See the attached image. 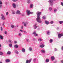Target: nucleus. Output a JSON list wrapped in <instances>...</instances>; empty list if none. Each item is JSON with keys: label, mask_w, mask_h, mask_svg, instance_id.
I'll use <instances>...</instances> for the list:
<instances>
[{"label": "nucleus", "mask_w": 63, "mask_h": 63, "mask_svg": "<svg viewBox=\"0 0 63 63\" xmlns=\"http://www.w3.org/2000/svg\"><path fill=\"white\" fill-rule=\"evenodd\" d=\"M41 14H42V13L41 12H37V16L36 19V20L38 23H41L42 22V21L41 20L40 17V15H41Z\"/></svg>", "instance_id": "1"}, {"label": "nucleus", "mask_w": 63, "mask_h": 63, "mask_svg": "<svg viewBox=\"0 0 63 63\" xmlns=\"http://www.w3.org/2000/svg\"><path fill=\"white\" fill-rule=\"evenodd\" d=\"M27 14L28 16H29L30 14H33V13L31 12H30V11L29 10H27Z\"/></svg>", "instance_id": "2"}, {"label": "nucleus", "mask_w": 63, "mask_h": 63, "mask_svg": "<svg viewBox=\"0 0 63 63\" xmlns=\"http://www.w3.org/2000/svg\"><path fill=\"white\" fill-rule=\"evenodd\" d=\"M28 23L27 22L23 21L22 22V24H24V25L25 27H26L27 24H28Z\"/></svg>", "instance_id": "3"}, {"label": "nucleus", "mask_w": 63, "mask_h": 63, "mask_svg": "<svg viewBox=\"0 0 63 63\" xmlns=\"http://www.w3.org/2000/svg\"><path fill=\"white\" fill-rule=\"evenodd\" d=\"M48 2L50 3V6H53V3L52 0H49Z\"/></svg>", "instance_id": "4"}, {"label": "nucleus", "mask_w": 63, "mask_h": 63, "mask_svg": "<svg viewBox=\"0 0 63 63\" xmlns=\"http://www.w3.org/2000/svg\"><path fill=\"white\" fill-rule=\"evenodd\" d=\"M37 25V24L36 23L33 26L34 29H36L38 27V26H36V25Z\"/></svg>", "instance_id": "5"}, {"label": "nucleus", "mask_w": 63, "mask_h": 63, "mask_svg": "<svg viewBox=\"0 0 63 63\" xmlns=\"http://www.w3.org/2000/svg\"><path fill=\"white\" fill-rule=\"evenodd\" d=\"M63 36V34H59L58 36V37L59 38H61V37Z\"/></svg>", "instance_id": "6"}, {"label": "nucleus", "mask_w": 63, "mask_h": 63, "mask_svg": "<svg viewBox=\"0 0 63 63\" xmlns=\"http://www.w3.org/2000/svg\"><path fill=\"white\" fill-rule=\"evenodd\" d=\"M16 13V14H18L19 15H20L21 14V13H20V11L19 10H17Z\"/></svg>", "instance_id": "7"}, {"label": "nucleus", "mask_w": 63, "mask_h": 63, "mask_svg": "<svg viewBox=\"0 0 63 63\" xmlns=\"http://www.w3.org/2000/svg\"><path fill=\"white\" fill-rule=\"evenodd\" d=\"M31 60H32V59H30L29 61L28 60H27L26 61V63H30L31 62Z\"/></svg>", "instance_id": "8"}, {"label": "nucleus", "mask_w": 63, "mask_h": 63, "mask_svg": "<svg viewBox=\"0 0 63 63\" xmlns=\"http://www.w3.org/2000/svg\"><path fill=\"white\" fill-rule=\"evenodd\" d=\"M51 58L52 61H53V60H54L55 59L54 57L53 56H51Z\"/></svg>", "instance_id": "9"}, {"label": "nucleus", "mask_w": 63, "mask_h": 63, "mask_svg": "<svg viewBox=\"0 0 63 63\" xmlns=\"http://www.w3.org/2000/svg\"><path fill=\"white\" fill-rule=\"evenodd\" d=\"M45 46V45H44V44H42V45H40V47L41 48H43V47H44Z\"/></svg>", "instance_id": "10"}, {"label": "nucleus", "mask_w": 63, "mask_h": 63, "mask_svg": "<svg viewBox=\"0 0 63 63\" xmlns=\"http://www.w3.org/2000/svg\"><path fill=\"white\" fill-rule=\"evenodd\" d=\"M13 6L14 8H16V4L15 3L13 4Z\"/></svg>", "instance_id": "11"}, {"label": "nucleus", "mask_w": 63, "mask_h": 63, "mask_svg": "<svg viewBox=\"0 0 63 63\" xmlns=\"http://www.w3.org/2000/svg\"><path fill=\"white\" fill-rule=\"evenodd\" d=\"M45 22L46 24L47 25H48V24H49V22L47 21H45Z\"/></svg>", "instance_id": "12"}, {"label": "nucleus", "mask_w": 63, "mask_h": 63, "mask_svg": "<svg viewBox=\"0 0 63 63\" xmlns=\"http://www.w3.org/2000/svg\"><path fill=\"white\" fill-rule=\"evenodd\" d=\"M1 16H2V17L1 18L2 19H3V20H4L5 19V17H4V15L3 14H1Z\"/></svg>", "instance_id": "13"}, {"label": "nucleus", "mask_w": 63, "mask_h": 63, "mask_svg": "<svg viewBox=\"0 0 63 63\" xmlns=\"http://www.w3.org/2000/svg\"><path fill=\"white\" fill-rule=\"evenodd\" d=\"M41 52L42 53H45V49H42L41 50Z\"/></svg>", "instance_id": "14"}, {"label": "nucleus", "mask_w": 63, "mask_h": 63, "mask_svg": "<svg viewBox=\"0 0 63 63\" xmlns=\"http://www.w3.org/2000/svg\"><path fill=\"white\" fill-rule=\"evenodd\" d=\"M29 50L30 51H32V48L31 47H30L29 48Z\"/></svg>", "instance_id": "15"}, {"label": "nucleus", "mask_w": 63, "mask_h": 63, "mask_svg": "<svg viewBox=\"0 0 63 63\" xmlns=\"http://www.w3.org/2000/svg\"><path fill=\"white\" fill-rule=\"evenodd\" d=\"M22 51L23 52H24L25 51V50L24 48H23L22 49Z\"/></svg>", "instance_id": "16"}, {"label": "nucleus", "mask_w": 63, "mask_h": 63, "mask_svg": "<svg viewBox=\"0 0 63 63\" xmlns=\"http://www.w3.org/2000/svg\"><path fill=\"white\" fill-rule=\"evenodd\" d=\"M8 42L11 44L12 43L13 41L9 39L8 40Z\"/></svg>", "instance_id": "17"}, {"label": "nucleus", "mask_w": 63, "mask_h": 63, "mask_svg": "<svg viewBox=\"0 0 63 63\" xmlns=\"http://www.w3.org/2000/svg\"><path fill=\"white\" fill-rule=\"evenodd\" d=\"M52 8L51 7H49L48 10L50 11H52Z\"/></svg>", "instance_id": "18"}, {"label": "nucleus", "mask_w": 63, "mask_h": 63, "mask_svg": "<svg viewBox=\"0 0 63 63\" xmlns=\"http://www.w3.org/2000/svg\"><path fill=\"white\" fill-rule=\"evenodd\" d=\"M14 47L15 48H18V45L16 44L14 45Z\"/></svg>", "instance_id": "19"}, {"label": "nucleus", "mask_w": 63, "mask_h": 63, "mask_svg": "<svg viewBox=\"0 0 63 63\" xmlns=\"http://www.w3.org/2000/svg\"><path fill=\"white\" fill-rule=\"evenodd\" d=\"M57 11V9L56 8H55L54 10V13H56Z\"/></svg>", "instance_id": "20"}, {"label": "nucleus", "mask_w": 63, "mask_h": 63, "mask_svg": "<svg viewBox=\"0 0 63 63\" xmlns=\"http://www.w3.org/2000/svg\"><path fill=\"white\" fill-rule=\"evenodd\" d=\"M49 59H46V62L47 63L48 62H49Z\"/></svg>", "instance_id": "21"}, {"label": "nucleus", "mask_w": 63, "mask_h": 63, "mask_svg": "<svg viewBox=\"0 0 63 63\" xmlns=\"http://www.w3.org/2000/svg\"><path fill=\"white\" fill-rule=\"evenodd\" d=\"M27 2L28 4H30V2H31L30 0H27Z\"/></svg>", "instance_id": "22"}, {"label": "nucleus", "mask_w": 63, "mask_h": 63, "mask_svg": "<svg viewBox=\"0 0 63 63\" xmlns=\"http://www.w3.org/2000/svg\"><path fill=\"white\" fill-rule=\"evenodd\" d=\"M30 8H33V4H30Z\"/></svg>", "instance_id": "23"}, {"label": "nucleus", "mask_w": 63, "mask_h": 63, "mask_svg": "<svg viewBox=\"0 0 63 63\" xmlns=\"http://www.w3.org/2000/svg\"><path fill=\"white\" fill-rule=\"evenodd\" d=\"M59 23H60V24H62V23H63V21H59Z\"/></svg>", "instance_id": "24"}, {"label": "nucleus", "mask_w": 63, "mask_h": 63, "mask_svg": "<svg viewBox=\"0 0 63 63\" xmlns=\"http://www.w3.org/2000/svg\"><path fill=\"white\" fill-rule=\"evenodd\" d=\"M12 14L13 15H15V14H16V11H13Z\"/></svg>", "instance_id": "25"}, {"label": "nucleus", "mask_w": 63, "mask_h": 63, "mask_svg": "<svg viewBox=\"0 0 63 63\" xmlns=\"http://www.w3.org/2000/svg\"><path fill=\"white\" fill-rule=\"evenodd\" d=\"M11 27L12 28H14V27H15V25H11Z\"/></svg>", "instance_id": "26"}, {"label": "nucleus", "mask_w": 63, "mask_h": 63, "mask_svg": "<svg viewBox=\"0 0 63 63\" xmlns=\"http://www.w3.org/2000/svg\"><path fill=\"white\" fill-rule=\"evenodd\" d=\"M38 41L39 42H41V41H42V39L40 38L39 39Z\"/></svg>", "instance_id": "27"}, {"label": "nucleus", "mask_w": 63, "mask_h": 63, "mask_svg": "<svg viewBox=\"0 0 63 63\" xmlns=\"http://www.w3.org/2000/svg\"><path fill=\"white\" fill-rule=\"evenodd\" d=\"M9 47H12V44H9Z\"/></svg>", "instance_id": "28"}, {"label": "nucleus", "mask_w": 63, "mask_h": 63, "mask_svg": "<svg viewBox=\"0 0 63 63\" xmlns=\"http://www.w3.org/2000/svg\"><path fill=\"white\" fill-rule=\"evenodd\" d=\"M47 35H49L50 34L49 33H50V32L49 31H47Z\"/></svg>", "instance_id": "29"}, {"label": "nucleus", "mask_w": 63, "mask_h": 63, "mask_svg": "<svg viewBox=\"0 0 63 63\" xmlns=\"http://www.w3.org/2000/svg\"><path fill=\"white\" fill-rule=\"evenodd\" d=\"M11 54V52L10 51H8V55H10Z\"/></svg>", "instance_id": "30"}, {"label": "nucleus", "mask_w": 63, "mask_h": 63, "mask_svg": "<svg viewBox=\"0 0 63 63\" xmlns=\"http://www.w3.org/2000/svg\"><path fill=\"white\" fill-rule=\"evenodd\" d=\"M42 18L44 19H45L46 18V17L45 16H43L42 17Z\"/></svg>", "instance_id": "31"}, {"label": "nucleus", "mask_w": 63, "mask_h": 63, "mask_svg": "<svg viewBox=\"0 0 63 63\" xmlns=\"http://www.w3.org/2000/svg\"><path fill=\"white\" fill-rule=\"evenodd\" d=\"M51 43L53 42V41L52 39H50L49 41Z\"/></svg>", "instance_id": "32"}, {"label": "nucleus", "mask_w": 63, "mask_h": 63, "mask_svg": "<svg viewBox=\"0 0 63 63\" xmlns=\"http://www.w3.org/2000/svg\"><path fill=\"white\" fill-rule=\"evenodd\" d=\"M0 38L1 39H3V36L1 35H0Z\"/></svg>", "instance_id": "33"}, {"label": "nucleus", "mask_w": 63, "mask_h": 63, "mask_svg": "<svg viewBox=\"0 0 63 63\" xmlns=\"http://www.w3.org/2000/svg\"><path fill=\"white\" fill-rule=\"evenodd\" d=\"M26 41H27V42H29V39H26Z\"/></svg>", "instance_id": "34"}, {"label": "nucleus", "mask_w": 63, "mask_h": 63, "mask_svg": "<svg viewBox=\"0 0 63 63\" xmlns=\"http://www.w3.org/2000/svg\"><path fill=\"white\" fill-rule=\"evenodd\" d=\"M15 52L16 53V54H18V52L17 51H15Z\"/></svg>", "instance_id": "35"}, {"label": "nucleus", "mask_w": 63, "mask_h": 63, "mask_svg": "<svg viewBox=\"0 0 63 63\" xmlns=\"http://www.w3.org/2000/svg\"><path fill=\"white\" fill-rule=\"evenodd\" d=\"M18 35L19 36H21V33H19L18 34Z\"/></svg>", "instance_id": "36"}, {"label": "nucleus", "mask_w": 63, "mask_h": 63, "mask_svg": "<svg viewBox=\"0 0 63 63\" xmlns=\"http://www.w3.org/2000/svg\"><path fill=\"white\" fill-rule=\"evenodd\" d=\"M50 23L51 24H52L53 23V21H52L50 22Z\"/></svg>", "instance_id": "37"}, {"label": "nucleus", "mask_w": 63, "mask_h": 63, "mask_svg": "<svg viewBox=\"0 0 63 63\" xmlns=\"http://www.w3.org/2000/svg\"><path fill=\"white\" fill-rule=\"evenodd\" d=\"M36 33V32L35 31H34V32H33V34H34V35H35V34Z\"/></svg>", "instance_id": "38"}, {"label": "nucleus", "mask_w": 63, "mask_h": 63, "mask_svg": "<svg viewBox=\"0 0 63 63\" xmlns=\"http://www.w3.org/2000/svg\"><path fill=\"white\" fill-rule=\"evenodd\" d=\"M3 54V53L1 52H0V55H2Z\"/></svg>", "instance_id": "39"}, {"label": "nucleus", "mask_w": 63, "mask_h": 63, "mask_svg": "<svg viewBox=\"0 0 63 63\" xmlns=\"http://www.w3.org/2000/svg\"><path fill=\"white\" fill-rule=\"evenodd\" d=\"M12 0L14 2H16V1H17V0Z\"/></svg>", "instance_id": "40"}, {"label": "nucleus", "mask_w": 63, "mask_h": 63, "mask_svg": "<svg viewBox=\"0 0 63 63\" xmlns=\"http://www.w3.org/2000/svg\"><path fill=\"white\" fill-rule=\"evenodd\" d=\"M5 62H8V59H6L5 60Z\"/></svg>", "instance_id": "41"}, {"label": "nucleus", "mask_w": 63, "mask_h": 63, "mask_svg": "<svg viewBox=\"0 0 63 63\" xmlns=\"http://www.w3.org/2000/svg\"><path fill=\"white\" fill-rule=\"evenodd\" d=\"M4 33L5 34H7V32L6 31H5L4 32Z\"/></svg>", "instance_id": "42"}, {"label": "nucleus", "mask_w": 63, "mask_h": 63, "mask_svg": "<svg viewBox=\"0 0 63 63\" xmlns=\"http://www.w3.org/2000/svg\"><path fill=\"white\" fill-rule=\"evenodd\" d=\"M35 36H38V34L36 33L34 35Z\"/></svg>", "instance_id": "43"}, {"label": "nucleus", "mask_w": 63, "mask_h": 63, "mask_svg": "<svg viewBox=\"0 0 63 63\" xmlns=\"http://www.w3.org/2000/svg\"><path fill=\"white\" fill-rule=\"evenodd\" d=\"M23 32H24V33H25V34H26V33H27V32H26L25 31H24Z\"/></svg>", "instance_id": "44"}, {"label": "nucleus", "mask_w": 63, "mask_h": 63, "mask_svg": "<svg viewBox=\"0 0 63 63\" xmlns=\"http://www.w3.org/2000/svg\"><path fill=\"white\" fill-rule=\"evenodd\" d=\"M0 5H2V1H0Z\"/></svg>", "instance_id": "45"}, {"label": "nucleus", "mask_w": 63, "mask_h": 63, "mask_svg": "<svg viewBox=\"0 0 63 63\" xmlns=\"http://www.w3.org/2000/svg\"><path fill=\"white\" fill-rule=\"evenodd\" d=\"M61 4L62 6H63V3L62 2H61Z\"/></svg>", "instance_id": "46"}, {"label": "nucleus", "mask_w": 63, "mask_h": 63, "mask_svg": "<svg viewBox=\"0 0 63 63\" xmlns=\"http://www.w3.org/2000/svg\"><path fill=\"white\" fill-rule=\"evenodd\" d=\"M6 16H8V12H6Z\"/></svg>", "instance_id": "47"}, {"label": "nucleus", "mask_w": 63, "mask_h": 63, "mask_svg": "<svg viewBox=\"0 0 63 63\" xmlns=\"http://www.w3.org/2000/svg\"><path fill=\"white\" fill-rule=\"evenodd\" d=\"M3 30V28H2V27H1V31H2V30Z\"/></svg>", "instance_id": "48"}, {"label": "nucleus", "mask_w": 63, "mask_h": 63, "mask_svg": "<svg viewBox=\"0 0 63 63\" xmlns=\"http://www.w3.org/2000/svg\"><path fill=\"white\" fill-rule=\"evenodd\" d=\"M23 26H22L21 27V29H23Z\"/></svg>", "instance_id": "49"}, {"label": "nucleus", "mask_w": 63, "mask_h": 63, "mask_svg": "<svg viewBox=\"0 0 63 63\" xmlns=\"http://www.w3.org/2000/svg\"><path fill=\"white\" fill-rule=\"evenodd\" d=\"M54 50L55 51H56V50H57V49H56V48H55Z\"/></svg>", "instance_id": "50"}, {"label": "nucleus", "mask_w": 63, "mask_h": 63, "mask_svg": "<svg viewBox=\"0 0 63 63\" xmlns=\"http://www.w3.org/2000/svg\"><path fill=\"white\" fill-rule=\"evenodd\" d=\"M36 59H34V60H33V61L35 62L36 61Z\"/></svg>", "instance_id": "51"}, {"label": "nucleus", "mask_w": 63, "mask_h": 63, "mask_svg": "<svg viewBox=\"0 0 63 63\" xmlns=\"http://www.w3.org/2000/svg\"><path fill=\"white\" fill-rule=\"evenodd\" d=\"M14 43H15V44H16V43H17V42H16V41H14Z\"/></svg>", "instance_id": "52"}, {"label": "nucleus", "mask_w": 63, "mask_h": 63, "mask_svg": "<svg viewBox=\"0 0 63 63\" xmlns=\"http://www.w3.org/2000/svg\"><path fill=\"white\" fill-rule=\"evenodd\" d=\"M10 61H11L10 60L8 59V62H10Z\"/></svg>", "instance_id": "53"}, {"label": "nucleus", "mask_w": 63, "mask_h": 63, "mask_svg": "<svg viewBox=\"0 0 63 63\" xmlns=\"http://www.w3.org/2000/svg\"><path fill=\"white\" fill-rule=\"evenodd\" d=\"M62 50H63V46H62Z\"/></svg>", "instance_id": "54"}, {"label": "nucleus", "mask_w": 63, "mask_h": 63, "mask_svg": "<svg viewBox=\"0 0 63 63\" xmlns=\"http://www.w3.org/2000/svg\"><path fill=\"white\" fill-rule=\"evenodd\" d=\"M61 63H63V61L62 60H61Z\"/></svg>", "instance_id": "55"}, {"label": "nucleus", "mask_w": 63, "mask_h": 63, "mask_svg": "<svg viewBox=\"0 0 63 63\" xmlns=\"http://www.w3.org/2000/svg\"><path fill=\"white\" fill-rule=\"evenodd\" d=\"M20 31H21V32H23V31H22V30H20Z\"/></svg>", "instance_id": "56"}, {"label": "nucleus", "mask_w": 63, "mask_h": 63, "mask_svg": "<svg viewBox=\"0 0 63 63\" xmlns=\"http://www.w3.org/2000/svg\"><path fill=\"white\" fill-rule=\"evenodd\" d=\"M21 16H24V14H22L21 15Z\"/></svg>", "instance_id": "57"}, {"label": "nucleus", "mask_w": 63, "mask_h": 63, "mask_svg": "<svg viewBox=\"0 0 63 63\" xmlns=\"http://www.w3.org/2000/svg\"><path fill=\"white\" fill-rule=\"evenodd\" d=\"M2 5H0V8H2Z\"/></svg>", "instance_id": "58"}, {"label": "nucleus", "mask_w": 63, "mask_h": 63, "mask_svg": "<svg viewBox=\"0 0 63 63\" xmlns=\"http://www.w3.org/2000/svg\"><path fill=\"white\" fill-rule=\"evenodd\" d=\"M33 41H34L35 40V39L34 38L33 39Z\"/></svg>", "instance_id": "59"}, {"label": "nucleus", "mask_w": 63, "mask_h": 63, "mask_svg": "<svg viewBox=\"0 0 63 63\" xmlns=\"http://www.w3.org/2000/svg\"><path fill=\"white\" fill-rule=\"evenodd\" d=\"M4 23H3V26H4Z\"/></svg>", "instance_id": "60"}, {"label": "nucleus", "mask_w": 63, "mask_h": 63, "mask_svg": "<svg viewBox=\"0 0 63 63\" xmlns=\"http://www.w3.org/2000/svg\"><path fill=\"white\" fill-rule=\"evenodd\" d=\"M18 27V25H17L16 27Z\"/></svg>", "instance_id": "61"}, {"label": "nucleus", "mask_w": 63, "mask_h": 63, "mask_svg": "<svg viewBox=\"0 0 63 63\" xmlns=\"http://www.w3.org/2000/svg\"><path fill=\"white\" fill-rule=\"evenodd\" d=\"M1 47V45L0 44V47Z\"/></svg>", "instance_id": "62"}, {"label": "nucleus", "mask_w": 63, "mask_h": 63, "mask_svg": "<svg viewBox=\"0 0 63 63\" xmlns=\"http://www.w3.org/2000/svg\"><path fill=\"white\" fill-rule=\"evenodd\" d=\"M0 63H2V62H0Z\"/></svg>", "instance_id": "63"}, {"label": "nucleus", "mask_w": 63, "mask_h": 63, "mask_svg": "<svg viewBox=\"0 0 63 63\" xmlns=\"http://www.w3.org/2000/svg\"><path fill=\"white\" fill-rule=\"evenodd\" d=\"M7 54H8V52H7Z\"/></svg>", "instance_id": "64"}]
</instances>
